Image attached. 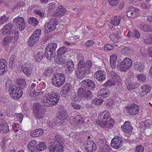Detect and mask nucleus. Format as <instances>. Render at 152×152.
<instances>
[{
	"mask_svg": "<svg viewBox=\"0 0 152 152\" xmlns=\"http://www.w3.org/2000/svg\"><path fill=\"white\" fill-rule=\"evenodd\" d=\"M59 118L64 120L66 119L68 117V114L66 110L61 109L58 114Z\"/></svg>",
	"mask_w": 152,
	"mask_h": 152,
	"instance_id": "72a5a7b5",
	"label": "nucleus"
},
{
	"mask_svg": "<svg viewBox=\"0 0 152 152\" xmlns=\"http://www.w3.org/2000/svg\"><path fill=\"white\" fill-rule=\"evenodd\" d=\"M143 40L146 44H152V35H150L143 37Z\"/></svg>",
	"mask_w": 152,
	"mask_h": 152,
	"instance_id": "ea45409f",
	"label": "nucleus"
},
{
	"mask_svg": "<svg viewBox=\"0 0 152 152\" xmlns=\"http://www.w3.org/2000/svg\"><path fill=\"white\" fill-rule=\"evenodd\" d=\"M19 125L18 124H15L12 125L13 129L15 132H18L19 131L21 133V132L23 131V130H22L21 129H19Z\"/></svg>",
	"mask_w": 152,
	"mask_h": 152,
	"instance_id": "864d4df0",
	"label": "nucleus"
},
{
	"mask_svg": "<svg viewBox=\"0 0 152 152\" xmlns=\"http://www.w3.org/2000/svg\"><path fill=\"white\" fill-rule=\"evenodd\" d=\"M110 116V112L107 110H104L101 112L98 115V118L99 121H96V122L104 123V122L107 121Z\"/></svg>",
	"mask_w": 152,
	"mask_h": 152,
	"instance_id": "ddd939ff",
	"label": "nucleus"
},
{
	"mask_svg": "<svg viewBox=\"0 0 152 152\" xmlns=\"http://www.w3.org/2000/svg\"><path fill=\"white\" fill-rule=\"evenodd\" d=\"M51 79L53 80L52 84L58 87H61L65 82V75L62 73L56 74L53 75Z\"/></svg>",
	"mask_w": 152,
	"mask_h": 152,
	"instance_id": "20e7f679",
	"label": "nucleus"
},
{
	"mask_svg": "<svg viewBox=\"0 0 152 152\" xmlns=\"http://www.w3.org/2000/svg\"><path fill=\"white\" fill-rule=\"evenodd\" d=\"M68 50V48L65 47H62L59 48L57 51L58 55H60L63 54L66 52Z\"/></svg>",
	"mask_w": 152,
	"mask_h": 152,
	"instance_id": "79ce46f5",
	"label": "nucleus"
},
{
	"mask_svg": "<svg viewBox=\"0 0 152 152\" xmlns=\"http://www.w3.org/2000/svg\"><path fill=\"white\" fill-rule=\"evenodd\" d=\"M46 148L47 146L44 142H41L36 146V150L39 151H44V150L46 149Z\"/></svg>",
	"mask_w": 152,
	"mask_h": 152,
	"instance_id": "4c0bfd02",
	"label": "nucleus"
},
{
	"mask_svg": "<svg viewBox=\"0 0 152 152\" xmlns=\"http://www.w3.org/2000/svg\"><path fill=\"white\" fill-rule=\"evenodd\" d=\"M36 141L33 139L31 140L28 144V148L31 152H36Z\"/></svg>",
	"mask_w": 152,
	"mask_h": 152,
	"instance_id": "c85d7f7f",
	"label": "nucleus"
},
{
	"mask_svg": "<svg viewBox=\"0 0 152 152\" xmlns=\"http://www.w3.org/2000/svg\"><path fill=\"white\" fill-rule=\"evenodd\" d=\"M8 20L7 17L5 16H2L0 18V25L4 24Z\"/></svg>",
	"mask_w": 152,
	"mask_h": 152,
	"instance_id": "4d7b16f0",
	"label": "nucleus"
},
{
	"mask_svg": "<svg viewBox=\"0 0 152 152\" xmlns=\"http://www.w3.org/2000/svg\"><path fill=\"white\" fill-rule=\"evenodd\" d=\"M122 130L126 134H130L133 129V127L130 125V123L129 121L125 122L121 126Z\"/></svg>",
	"mask_w": 152,
	"mask_h": 152,
	"instance_id": "f3484780",
	"label": "nucleus"
},
{
	"mask_svg": "<svg viewBox=\"0 0 152 152\" xmlns=\"http://www.w3.org/2000/svg\"><path fill=\"white\" fill-rule=\"evenodd\" d=\"M74 69V63L72 60H71L66 62L65 69L66 73L71 74L72 73Z\"/></svg>",
	"mask_w": 152,
	"mask_h": 152,
	"instance_id": "5701e85b",
	"label": "nucleus"
},
{
	"mask_svg": "<svg viewBox=\"0 0 152 152\" xmlns=\"http://www.w3.org/2000/svg\"><path fill=\"white\" fill-rule=\"evenodd\" d=\"M151 121L149 120L146 121L144 122V127L145 129H147L150 127L151 124Z\"/></svg>",
	"mask_w": 152,
	"mask_h": 152,
	"instance_id": "69168bd1",
	"label": "nucleus"
},
{
	"mask_svg": "<svg viewBox=\"0 0 152 152\" xmlns=\"http://www.w3.org/2000/svg\"><path fill=\"white\" fill-rule=\"evenodd\" d=\"M125 83L129 91H131L137 88V83L134 81V79L132 77L127 78L125 80Z\"/></svg>",
	"mask_w": 152,
	"mask_h": 152,
	"instance_id": "f8f14e48",
	"label": "nucleus"
},
{
	"mask_svg": "<svg viewBox=\"0 0 152 152\" xmlns=\"http://www.w3.org/2000/svg\"><path fill=\"white\" fill-rule=\"evenodd\" d=\"M19 38L18 33L17 31H15L14 33L4 37L1 43L2 45L6 46L10 43H15Z\"/></svg>",
	"mask_w": 152,
	"mask_h": 152,
	"instance_id": "39448f33",
	"label": "nucleus"
},
{
	"mask_svg": "<svg viewBox=\"0 0 152 152\" xmlns=\"http://www.w3.org/2000/svg\"><path fill=\"white\" fill-rule=\"evenodd\" d=\"M123 141L120 137H115L111 140V145L112 147L118 149L122 146Z\"/></svg>",
	"mask_w": 152,
	"mask_h": 152,
	"instance_id": "9b49d317",
	"label": "nucleus"
},
{
	"mask_svg": "<svg viewBox=\"0 0 152 152\" xmlns=\"http://www.w3.org/2000/svg\"><path fill=\"white\" fill-rule=\"evenodd\" d=\"M1 130L0 133H4L7 134L10 131L9 129V126L7 125V123L3 124L0 129Z\"/></svg>",
	"mask_w": 152,
	"mask_h": 152,
	"instance_id": "f704fd0d",
	"label": "nucleus"
},
{
	"mask_svg": "<svg viewBox=\"0 0 152 152\" xmlns=\"http://www.w3.org/2000/svg\"><path fill=\"white\" fill-rule=\"evenodd\" d=\"M41 30L37 29L36 30L29 38L28 42L29 46H33L38 40L41 34Z\"/></svg>",
	"mask_w": 152,
	"mask_h": 152,
	"instance_id": "6e6552de",
	"label": "nucleus"
},
{
	"mask_svg": "<svg viewBox=\"0 0 152 152\" xmlns=\"http://www.w3.org/2000/svg\"><path fill=\"white\" fill-rule=\"evenodd\" d=\"M116 82V81H114L113 80H109L104 84L103 86L105 87H110L114 85L115 84Z\"/></svg>",
	"mask_w": 152,
	"mask_h": 152,
	"instance_id": "a19ab883",
	"label": "nucleus"
},
{
	"mask_svg": "<svg viewBox=\"0 0 152 152\" xmlns=\"http://www.w3.org/2000/svg\"><path fill=\"white\" fill-rule=\"evenodd\" d=\"M85 67L87 69V71H89L91 68L92 62L91 60H88L85 62Z\"/></svg>",
	"mask_w": 152,
	"mask_h": 152,
	"instance_id": "603ef678",
	"label": "nucleus"
},
{
	"mask_svg": "<svg viewBox=\"0 0 152 152\" xmlns=\"http://www.w3.org/2000/svg\"><path fill=\"white\" fill-rule=\"evenodd\" d=\"M117 58V56L115 55H113L110 56V63L111 66L113 69H114L116 67L115 61Z\"/></svg>",
	"mask_w": 152,
	"mask_h": 152,
	"instance_id": "c9c22d12",
	"label": "nucleus"
},
{
	"mask_svg": "<svg viewBox=\"0 0 152 152\" xmlns=\"http://www.w3.org/2000/svg\"><path fill=\"white\" fill-rule=\"evenodd\" d=\"M141 88L142 91L139 94V95L141 97L144 96L146 94L149 92L151 90V87L146 84H143L141 87Z\"/></svg>",
	"mask_w": 152,
	"mask_h": 152,
	"instance_id": "b1692460",
	"label": "nucleus"
},
{
	"mask_svg": "<svg viewBox=\"0 0 152 152\" xmlns=\"http://www.w3.org/2000/svg\"><path fill=\"white\" fill-rule=\"evenodd\" d=\"M7 62L6 60H0V75H2L7 70Z\"/></svg>",
	"mask_w": 152,
	"mask_h": 152,
	"instance_id": "a878e982",
	"label": "nucleus"
},
{
	"mask_svg": "<svg viewBox=\"0 0 152 152\" xmlns=\"http://www.w3.org/2000/svg\"><path fill=\"white\" fill-rule=\"evenodd\" d=\"M134 69L140 72H143L145 67V64L143 62H136L134 63Z\"/></svg>",
	"mask_w": 152,
	"mask_h": 152,
	"instance_id": "cd10ccee",
	"label": "nucleus"
},
{
	"mask_svg": "<svg viewBox=\"0 0 152 152\" xmlns=\"http://www.w3.org/2000/svg\"><path fill=\"white\" fill-rule=\"evenodd\" d=\"M72 89V85L69 83H67L65 84L63 87L62 90L60 92L61 95L63 97H65L69 95V93Z\"/></svg>",
	"mask_w": 152,
	"mask_h": 152,
	"instance_id": "dca6fc26",
	"label": "nucleus"
},
{
	"mask_svg": "<svg viewBox=\"0 0 152 152\" xmlns=\"http://www.w3.org/2000/svg\"><path fill=\"white\" fill-rule=\"evenodd\" d=\"M57 142L53 143V140L51 141L52 144L49 147L50 152H62L63 151L62 146H59L56 144Z\"/></svg>",
	"mask_w": 152,
	"mask_h": 152,
	"instance_id": "a211bd4d",
	"label": "nucleus"
},
{
	"mask_svg": "<svg viewBox=\"0 0 152 152\" xmlns=\"http://www.w3.org/2000/svg\"><path fill=\"white\" fill-rule=\"evenodd\" d=\"M58 24V21L55 18H52L45 25L46 30L49 32L54 30Z\"/></svg>",
	"mask_w": 152,
	"mask_h": 152,
	"instance_id": "4468645a",
	"label": "nucleus"
},
{
	"mask_svg": "<svg viewBox=\"0 0 152 152\" xmlns=\"http://www.w3.org/2000/svg\"><path fill=\"white\" fill-rule=\"evenodd\" d=\"M66 10L62 6H59L53 14L55 17H61L64 15Z\"/></svg>",
	"mask_w": 152,
	"mask_h": 152,
	"instance_id": "393cba45",
	"label": "nucleus"
},
{
	"mask_svg": "<svg viewBox=\"0 0 152 152\" xmlns=\"http://www.w3.org/2000/svg\"><path fill=\"white\" fill-rule=\"evenodd\" d=\"M121 19V18L120 16H114L111 20L112 24L114 26H118Z\"/></svg>",
	"mask_w": 152,
	"mask_h": 152,
	"instance_id": "e433bc0d",
	"label": "nucleus"
},
{
	"mask_svg": "<svg viewBox=\"0 0 152 152\" xmlns=\"http://www.w3.org/2000/svg\"><path fill=\"white\" fill-rule=\"evenodd\" d=\"M23 115L21 113L16 114L15 118V119L16 121H18L20 123L22 122L23 119Z\"/></svg>",
	"mask_w": 152,
	"mask_h": 152,
	"instance_id": "de8ad7c7",
	"label": "nucleus"
},
{
	"mask_svg": "<svg viewBox=\"0 0 152 152\" xmlns=\"http://www.w3.org/2000/svg\"><path fill=\"white\" fill-rule=\"evenodd\" d=\"M93 96L92 93L91 91L88 90L85 91L84 94V96L85 98L87 99H90Z\"/></svg>",
	"mask_w": 152,
	"mask_h": 152,
	"instance_id": "3c124183",
	"label": "nucleus"
},
{
	"mask_svg": "<svg viewBox=\"0 0 152 152\" xmlns=\"http://www.w3.org/2000/svg\"><path fill=\"white\" fill-rule=\"evenodd\" d=\"M106 89L104 88H101L97 94V96L99 98H102V96L104 95V92Z\"/></svg>",
	"mask_w": 152,
	"mask_h": 152,
	"instance_id": "052dcab7",
	"label": "nucleus"
},
{
	"mask_svg": "<svg viewBox=\"0 0 152 152\" xmlns=\"http://www.w3.org/2000/svg\"><path fill=\"white\" fill-rule=\"evenodd\" d=\"M21 68L23 73L28 77H30L32 73V69L31 66L28 63L23 64Z\"/></svg>",
	"mask_w": 152,
	"mask_h": 152,
	"instance_id": "aec40b11",
	"label": "nucleus"
},
{
	"mask_svg": "<svg viewBox=\"0 0 152 152\" xmlns=\"http://www.w3.org/2000/svg\"><path fill=\"white\" fill-rule=\"evenodd\" d=\"M10 91H12L11 96L14 99L20 98L22 96L23 93L22 89L20 86H12L10 87Z\"/></svg>",
	"mask_w": 152,
	"mask_h": 152,
	"instance_id": "0eeeda50",
	"label": "nucleus"
},
{
	"mask_svg": "<svg viewBox=\"0 0 152 152\" xmlns=\"http://www.w3.org/2000/svg\"><path fill=\"white\" fill-rule=\"evenodd\" d=\"M13 26V24L9 23L6 24L2 28V34L3 35H8L12 34V28Z\"/></svg>",
	"mask_w": 152,
	"mask_h": 152,
	"instance_id": "412c9836",
	"label": "nucleus"
},
{
	"mask_svg": "<svg viewBox=\"0 0 152 152\" xmlns=\"http://www.w3.org/2000/svg\"><path fill=\"white\" fill-rule=\"evenodd\" d=\"M28 23L33 26H36L38 24V22L36 18H31L28 19Z\"/></svg>",
	"mask_w": 152,
	"mask_h": 152,
	"instance_id": "37998d69",
	"label": "nucleus"
},
{
	"mask_svg": "<svg viewBox=\"0 0 152 152\" xmlns=\"http://www.w3.org/2000/svg\"><path fill=\"white\" fill-rule=\"evenodd\" d=\"M55 7V4L53 3H50L48 4L47 5V8L48 10V11L49 12L51 11V10H54Z\"/></svg>",
	"mask_w": 152,
	"mask_h": 152,
	"instance_id": "680f3d73",
	"label": "nucleus"
},
{
	"mask_svg": "<svg viewBox=\"0 0 152 152\" xmlns=\"http://www.w3.org/2000/svg\"><path fill=\"white\" fill-rule=\"evenodd\" d=\"M51 74V70L50 69L49 67L47 68L43 72V75L46 77H49Z\"/></svg>",
	"mask_w": 152,
	"mask_h": 152,
	"instance_id": "6e6d98bb",
	"label": "nucleus"
},
{
	"mask_svg": "<svg viewBox=\"0 0 152 152\" xmlns=\"http://www.w3.org/2000/svg\"><path fill=\"white\" fill-rule=\"evenodd\" d=\"M139 10L138 9L134 8L132 10H129L126 12V16L128 18L134 17L137 14V12H138Z\"/></svg>",
	"mask_w": 152,
	"mask_h": 152,
	"instance_id": "2f4dec72",
	"label": "nucleus"
},
{
	"mask_svg": "<svg viewBox=\"0 0 152 152\" xmlns=\"http://www.w3.org/2000/svg\"><path fill=\"white\" fill-rule=\"evenodd\" d=\"M16 83L21 87L25 86L26 85V82L25 80L23 78H19L17 80Z\"/></svg>",
	"mask_w": 152,
	"mask_h": 152,
	"instance_id": "49530a36",
	"label": "nucleus"
},
{
	"mask_svg": "<svg viewBox=\"0 0 152 152\" xmlns=\"http://www.w3.org/2000/svg\"><path fill=\"white\" fill-rule=\"evenodd\" d=\"M132 61L129 58L126 57L124 58L121 62L119 66L118 65L117 66L120 68V70L123 72H125L128 71L132 66Z\"/></svg>",
	"mask_w": 152,
	"mask_h": 152,
	"instance_id": "423d86ee",
	"label": "nucleus"
},
{
	"mask_svg": "<svg viewBox=\"0 0 152 152\" xmlns=\"http://www.w3.org/2000/svg\"><path fill=\"white\" fill-rule=\"evenodd\" d=\"M144 148L141 145H139L136 147L134 152H143Z\"/></svg>",
	"mask_w": 152,
	"mask_h": 152,
	"instance_id": "13d9d810",
	"label": "nucleus"
},
{
	"mask_svg": "<svg viewBox=\"0 0 152 152\" xmlns=\"http://www.w3.org/2000/svg\"><path fill=\"white\" fill-rule=\"evenodd\" d=\"M104 122H96V124L102 127L106 128L108 129L112 128L114 124V121L112 119H110L107 122V121Z\"/></svg>",
	"mask_w": 152,
	"mask_h": 152,
	"instance_id": "6ab92c4d",
	"label": "nucleus"
},
{
	"mask_svg": "<svg viewBox=\"0 0 152 152\" xmlns=\"http://www.w3.org/2000/svg\"><path fill=\"white\" fill-rule=\"evenodd\" d=\"M126 111L131 115H135L137 114L139 110V107L135 104L128 105L126 107Z\"/></svg>",
	"mask_w": 152,
	"mask_h": 152,
	"instance_id": "9d476101",
	"label": "nucleus"
},
{
	"mask_svg": "<svg viewBox=\"0 0 152 152\" xmlns=\"http://www.w3.org/2000/svg\"><path fill=\"white\" fill-rule=\"evenodd\" d=\"M82 86L90 90L94 89V83L91 80L86 79L84 80L81 83Z\"/></svg>",
	"mask_w": 152,
	"mask_h": 152,
	"instance_id": "4be33fe9",
	"label": "nucleus"
},
{
	"mask_svg": "<svg viewBox=\"0 0 152 152\" xmlns=\"http://www.w3.org/2000/svg\"><path fill=\"white\" fill-rule=\"evenodd\" d=\"M109 37L111 41L114 42H121L123 39V36L121 35L119 31L115 33L111 32Z\"/></svg>",
	"mask_w": 152,
	"mask_h": 152,
	"instance_id": "2eb2a0df",
	"label": "nucleus"
},
{
	"mask_svg": "<svg viewBox=\"0 0 152 152\" xmlns=\"http://www.w3.org/2000/svg\"><path fill=\"white\" fill-rule=\"evenodd\" d=\"M33 112L35 117L37 119H42L45 115V110L43 106L39 103H35L33 107Z\"/></svg>",
	"mask_w": 152,
	"mask_h": 152,
	"instance_id": "7ed1b4c3",
	"label": "nucleus"
},
{
	"mask_svg": "<svg viewBox=\"0 0 152 152\" xmlns=\"http://www.w3.org/2000/svg\"><path fill=\"white\" fill-rule=\"evenodd\" d=\"M44 54L42 52H39L35 57V60L37 62H40L44 57Z\"/></svg>",
	"mask_w": 152,
	"mask_h": 152,
	"instance_id": "c03bdc74",
	"label": "nucleus"
},
{
	"mask_svg": "<svg viewBox=\"0 0 152 152\" xmlns=\"http://www.w3.org/2000/svg\"><path fill=\"white\" fill-rule=\"evenodd\" d=\"M119 0H108L110 4L112 6H115L118 3Z\"/></svg>",
	"mask_w": 152,
	"mask_h": 152,
	"instance_id": "bf43d9fd",
	"label": "nucleus"
},
{
	"mask_svg": "<svg viewBox=\"0 0 152 152\" xmlns=\"http://www.w3.org/2000/svg\"><path fill=\"white\" fill-rule=\"evenodd\" d=\"M96 80L99 82L103 81L106 78V73L103 71L99 70L96 72Z\"/></svg>",
	"mask_w": 152,
	"mask_h": 152,
	"instance_id": "bb28decb",
	"label": "nucleus"
},
{
	"mask_svg": "<svg viewBox=\"0 0 152 152\" xmlns=\"http://www.w3.org/2000/svg\"><path fill=\"white\" fill-rule=\"evenodd\" d=\"M63 58L62 57L56 58L55 60V62L58 64H63L65 61V59Z\"/></svg>",
	"mask_w": 152,
	"mask_h": 152,
	"instance_id": "5fc2aeb1",
	"label": "nucleus"
},
{
	"mask_svg": "<svg viewBox=\"0 0 152 152\" xmlns=\"http://www.w3.org/2000/svg\"><path fill=\"white\" fill-rule=\"evenodd\" d=\"M43 133V131L41 129H36L34 131L31 132L30 133L31 135L33 137H39L42 135Z\"/></svg>",
	"mask_w": 152,
	"mask_h": 152,
	"instance_id": "473e14b6",
	"label": "nucleus"
},
{
	"mask_svg": "<svg viewBox=\"0 0 152 152\" xmlns=\"http://www.w3.org/2000/svg\"><path fill=\"white\" fill-rule=\"evenodd\" d=\"M140 28L145 31H149L151 30L150 26L146 25L140 24Z\"/></svg>",
	"mask_w": 152,
	"mask_h": 152,
	"instance_id": "09e8293b",
	"label": "nucleus"
},
{
	"mask_svg": "<svg viewBox=\"0 0 152 152\" xmlns=\"http://www.w3.org/2000/svg\"><path fill=\"white\" fill-rule=\"evenodd\" d=\"M13 21L20 30L23 31L26 28V22L22 17L18 16L14 19Z\"/></svg>",
	"mask_w": 152,
	"mask_h": 152,
	"instance_id": "1a4fd4ad",
	"label": "nucleus"
},
{
	"mask_svg": "<svg viewBox=\"0 0 152 152\" xmlns=\"http://www.w3.org/2000/svg\"><path fill=\"white\" fill-rule=\"evenodd\" d=\"M95 144H92L91 145H92V146H91V145H88L87 146V147L86 148V151H87L88 152H92L93 150H94L93 148V147L94 146V145Z\"/></svg>",
	"mask_w": 152,
	"mask_h": 152,
	"instance_id": "e2e57ef3",
	"label": "nucleus"
},
{
	"mask_svg": "<svg viewBox=\"0 0 152 152\" xmlns=\"http://www.w3.org/2000/svg\"><path fill=\"white\" fill-rule=\"evenodd\" d=\"M132 36L133 37L138 38L140 37V35L138 31L136 30H134L132 33Z\"/></svg>",
	"mask_w": 152,
	"mask_h": 152,
	"instance_id": "338daca9",
	"label": "nucleus"
},
{
	"mask_svg": "<svg viewBox=\"0 0 152 152\" xmlns=\"http://www.w3.org/2000/svg\"><path fill=\"white\" fill-rule=\"evenodd\" d=\"M60 96L58 94L52 93L50 95L46 94L43 98L44 105L47 107H51L56 104L59 101Z\"/></svg>",
	"mask_w": 152,
	"mask_h": 152,
	"instance_id": "f257e3e1",
	"label": "nucleus"
},
{
	"mask_svg": "<svg viewBox=\"0 0 152 152\" xmlns=\"http://www.w3.org/2000/svg\"><path fill=\"white\" fill-rule=\"evenodd\" d=\"M110 75L112 80L114 81L117 82L119 80V76L115 72L111 71L110 72Z\"/></svg>",
	"mask_w": 152,
	"mask_h": 152,
	"instance_id": "a18cd8bd",
	"label": "nucleus"
},
{
	"mask_svg": "<svg viewBox=\"0 0 152 152\" xmlns=\"http://www.w3.org/2000/svg\"><path fill=\"white\" fill-rule=\"evenodd\" d=\"M83 56H81V60L78 61L77 66L78 69H81L82 68L85 67V60L83 59Z\"/></svg>",
	"mask_w": 152,
	"mask_h": 152,
	"instance_id": "58836bf2",
	"label": "nucleus"
},
{
	"mask_svg": "<svg viewBox=\"0 0 152 152\" xmlns=\"http://www.w3.org/2000/svg\"><path fill=\"white\" fill-rule=\"evenodd\" d=\"M85 90L83 88H80L78 90V96L82 97L85 93Z\"/></svg>",
	"mask_w": 152,
	"mask_h": 152,
	"instance_id": "0e129e2a",
	"label": "nucleus"
},
{
	"mask_svg": "<svg viewBox=\"0 0 152 152\" xmlns=\"http://www.w3.org/2000/svg\"><path fill=\"white\" fill-rule=\"evenodd\" d=\"M55 137L56 140H53V143L57 142L56 144L57 145L59 146H62V148H63L64 145V139L63 138L61 137L59 135L55 136Z\"/></svg>",
	"mask_w": 152,
	"mask_h": 152,
	"instance_id": "c756f323",
	"label": "nucleus"
},
{
	"mask_svg": "<svg viewBox=\"0 0 152 152\" xmlns=\"http://www.w3.org/2000/svg\"><path fill=\"white\" fill-rule=\"evenodd\" d=\"M86 71L87 69H85L82 70L78 69L75 72L76 77L78 79H82L85 76Z\"/></svg>",
	"mask_w": 152,
	"mask_h": 152,
	"instance_id": "7c9ffc66",
	"label": "nucleus"
},
{
	"mask_svg": "<svg viewBox=\"0 0 152 152\" xmlns=\"http://www.w3.org/2000/svg\"><path fill=\"white\" fill-rule=\"evenodd\" d=\"M109 147L106 145H104L103 148H100V151L102 152H107L109 151Z\"/></svg>",
	"mask_w": 152,
	"mask_h": 152,
	"instance_id": "774afa93",
	"label": "nucleus"
},
{
	"mask_svg": "<svg viewBox=\"0 0 152 152\" xmlns=\"http://www.w3.org/2000/svg\"><path fill=\"white\" fill-rule=\"evenodd\" d=\"M137 78L140 82H143L146 79V77L144 74H141L137 75Z\"/></svg>",
	"mask_w": 152,
	"mask_h": 152,
	"instance_id": "8fccbe9b",
	"label": "nucleus"
},
{
	"mask_svg": "<svg viewBox=\"0 0 152 152\" xmlns=\"http://www.w3.org/2000/svg\"><path fill=\"white\" fill-rule=\"evenodd\" d=\"M57 45V44L53 43H50L46 46L45 54V56L48 59L50 60L55 57Z\"/></svg>",
	"mask_w": 152,
	"mask_h": 152,
	"instance_id": "f03ea898",
	"label": "nucleus"
}]
</instances>
